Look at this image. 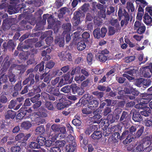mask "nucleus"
Masks as SVG:
<instances>
[{"label":"nucleus","instance_id":"17","mask_svg":"<svg viewBox=\"0 0 152 152\" xmlns=\"http://www.w3.org/2000/svg\"><path fill=\"white\" fill-rule=\"evenodd\" d=\"M47 110L43 106L39 108L38 109L36 113V115L42 117H46L47 116Z\"/></svg>","mask_w":152,"mask_h":152},{"label":"nucleus","instance_id":"27","mask_svg":"<svg viewBox=\"0 0 152 152\" xmlns=\"http://www.w3.org/2000/svg\"><path fill=\"white\" fill-rule=\"evenodd\" d=\"M72 122L75 126H80L81 124V121L80 116L77 114L75 116L74 119L72 121Z\"/></svg>","mask_w":152,"mask_h":152},{"label":"nucleus","instance_id":"49","mask_svg":"<svg viewBox=\"0 0 152 152\" xmlns=\"http://www.w3.org/2000/svg\"><path fill=\"white\" fill-rule=\"evenodd\" d=\"M66 7H62L60 10V12L58 14L59 18H61L63 17L66 12Z\"/></svg>","mask_w":152,"mask_h":152},{"label":"nucleus","instance_id":"52","mask_svg":"<svg viewBox=\"0 0 152 152\" xmlns=\"http://www.w3.org/2000/svg\"><path fill=\"white\" fill-rule=\"evenodd\" d=\"M40 97V94H37L36 95L34 96L31 98L30 100L33 103L37 102L38 101L40 100L39 98Z\"/></svg>","mask_w":152,"mask_h":152},{"label":"nucleus","instance_id":"26","mask_svg":"<svg viewBox=\"0 0 152 152\" xmlns=\"http://www.w3.org/2000/svg\"><path fill=\"white\" fill-rule=\"evenodd\" d=\"M132 119L135 122H139L142 120L141 115L138 112L136 111L133 112L132 116Z\"/></svg>","mask_w":152,"mask_h":152},{"label":"nucleus","instance_id":"14","mask_svg":"<svg viewBox=\"0 0 152 152\" xmlns=\"http://www.w3.org/2000/svg\"><path fill=\"white\" fill-rule=\"evenodd\" d=\"M81 16V13L79 11L75 12L74 14V17L72 20V23L75 26H77L80 23V18Z\"/></svg>","mask_w":152,"mask_h":152},{"label":"nucleus","instance_id":"31","mask_svg":"<svg viewBox=\"0 0 152 152\" xmlns=\"http://www.w3.org/2000/svg\"><path fill=\"white\" fill-rule=\"evenodd\" d=\"M32 124L30 121H25L23 122L20 126L23 129L25 130H28L31 127Z\"/></svg>","mask_w":152,"mask_h":152},{"label":"nucleus","instance_id":"35","mask_svg":"<svg viewBox=\"0 0 152 152\" xmlns=\"http://www.w3.org/2000/svg\"><path fill=\"white\" fill-rule=\"evenodd\" d=\"M86 42L84 41H81L77 43V48L78 50L81 51L84 50L86 47Z\"/></svg>","mask_w":152,"mask_h":152},{"label":"nucleus","instance_id":"13","mask_svg":"<svg viewBox=\"0 0 152 152\" xmlns=\"http://www.w3.org/2000/svg\"><path fill=\"white\" fill-rule=\"evenodd\" d=\"M15 46V44L12 40H10L7 43L4 42L3 44V47L4 50L8 49L9 50L13 51Z\"/></svg>","mask_w":152,"mask_h":152},{"label":"nucleus","instance_id":"19","mask_svg":"<svg viewBox=\"0 0 152 152\" xmlns=\"http://www.w3.org/2000/svg\"><path fill=\"white\" fill-rule=\"evenodd\" d=\"M12 24V20L10 18H7L3 21L2 25V29L5 31L8 27L10 26Z\"/></svg>","mask_w":152,"mask_h":152},{"label":"nucleus","instance_id":"6","mask_svg":"<svg viewBox=\"0 0 152 152\" xmlns=\"http://www.w3.org/2000/svg\"><path fill=\"white\" fill-rule=\"evenodd\" d=\"M140 102L142 104L148 103L152 99V93H142L140 95Z\"/></svg>","mask_w":152,"mask_h":152},{"label":"nucleus","instance_id":"55","mask_svg":"<svg viewBox=\"0 0 152 152\" xmlns=\"http://www.w3.org/2000/svg\"><path fill=\"white\" fill-rule=\"evenodd\" d=\"M80 31H77L73 34V39L74 40L77 41L78 39L80 38V36L81 34V31H82V30L80 29Z\"/></svg>","mask_w":152,"mask_h":152},{"label":"nucleus","instance_id":"21","mask_svg":"<svg viewBox=\"0 0 152 152\" xmlns=\"http://www.w3.org/2000/svg\"><path fill=\"white\" fill-rule=\"evenodd\" d=\"M16 115V112L12 110H9L5 113V117L6 119H13L14 118Z\"/></svg>","mask_w":152,"mask_h":152},{"label":"nucleus","instance_id":"9","mask_svg":"<svg viewBox=\"0 0 152 152\" xmlns=\"http://www.w3.org/2000/svg\"><path fill=\"white\" fill-rule=\"evenodd\" d=\"M142 74L144 77L150 78L152 75V63L143 68Z\"/></svg>","mask_w":152,"mask_h":152},{"label":"nucleus","instance_id":"5","mask_svg":"<svg viewBox=\"0 0 152 152\" xmlns=\"http://www.w3.org/2000/svg\"><path fill=\"white\" fill-rule=\"evenodd\" d=\"M20 10L23 11V12L25 14L27 15L31 13L34 11V9L31 5L29 4L28 3H22L20 5Z\"/></svg>","mask_w":152,"mask_h":152},{"label":"nucleus","instance_id":"22","mask_svg":"<svg viewBox=\"0 0 152 152\" xmlns=\"http://www.w3.org/2000/svg\"><path fill=\"white\" fill-rule=\"evenodd\" d=\"M143 21L147 25H152V18L149 15L148 13H145L143 17Z\"/></svg>","mask_w":152,"mask_h":152},{"label":"nucleus","instance_id":"36","mask_svg":"<svg viewBox=\"0 0 152 152\" xmlns=\"http://www.w3.org/2000/svg\"><path fill=\"white\" fill-rule=\"evenodd\" d=\"M46 138L43 137L41 136H38L37 139V141L39 146H43L45 144Z\"/></svg>","mask_w":152,"mask_h":152},{"label":"nucleus","instance_id":"62","mask_svg":"<svg viewBox=\"0 0 152 152\" xmlns=\"http://www.w3.org/2000/svg\"><path fill=\"white\" fill-rule=\"evenodd\" d=\"M111 24L116 28L119 27L120 25L117 19L111 20L110 21Z\"/></svg>","mask_w":152,"mask_h":152},{"label":"nucleus","instance_id":"41","mask_svg":"<svg viewBox=\"0 0 152 152\" xmlns=\"http://www.w3.org/2000/svg\"><path fill=\"white\" fill-rule=\"evenodd\" d=\"M94 58V55L92 53H89L87 54V63L89 65H91L92 63Z\"/></svg>","mask_w":152,"mask_h":152},{"label":"nucleus","instance_id":"43","mask_svg":"<svg viewBox=\"0 0 152 152\" xmlns=\"http://www.w3.org/2000/svg\"><path fill=\"white\" fill-rule=\"evenodd\" d=\"M146 30L145 26L143 24L140 27L138 28L136 30L137 33L139 34H141L144 33Z\"/></svg>","mask_w":152,"mask_h":152},{"label":"nucleus","instance_id":"60","mask_svg":"<svg viewBox=\"0 0 152 152\" xmlns=\"http://www.w3.org/2000/svg\"><path fill=\"white\" fill-rule=\"evenodd\" d=\"M8 76L5 75L4 74L2 75L0 77V81H2L3 83H6L8 81ZM0 84L1 83V82L0 83Z\"/></svg>","mask_w":152,"mask_h":152},{"label":"nucleus","instance_id":"3","mask_svg":"<svg viewBox=\"0 0 152 152\" xmlns=\"http://www.w3.org/2000/svg\"><path fill=\"white\" fill-rule=\"evenodd\" d=\"M107 32V29L105 27H102L101 29L97 28L94 30L93 34L95 39H99L104 38Z\"/></svg>","mask_w":152,"mask_h":152},{"label":"nucleus","instance_id":"30","mask_svg":"<svg viewBox=\"0 0 152 152\" xmlns=\"http://www.w3.org/2000/svg\"><path fill=\"white\" fill-rule=\"evenodd\" d=\"M64 37H56L54 40V42L56 44H58L60 47H63L64 44Z\"/></svg>","mask_w":152,"mask_h":152},{"label":"nucleus","instance_id":"12","mask_svg":"<svg viewBox=\"0 0 152 152\" xmlns=\"http://www.w3.org/2000/svg\"><path fill=\"white\" fill-rule=\"evenodd\" d=\"M20 112L18 113L16 116V118L17 119L20 120L22 119L26 115L27 112L31 113L32 110L30 108L27 110L26 107H21L19 110Z\"/></svg>","mask_w":152,"mask_h":152},{"label":"nucleus","instance_id":"4","mask_svg":"<svg viewBox=\"0 0 152 152\" xmlns=\"http://www.w3.org/2000/svg\"><path fill=\"white\" fill-rule=\"evenodd\" d=\"M101 110L98 109L94 111L93 112L94 116L90 118L89 120L91 121L93 123L99 124L102 119L101 118L102 117L101 115Z\"/></svg>","mask_w":152,"mask_h":152},{"label":"nucleus","instance_id":"25","mask_svg":"<svg viewBox=\"0 0 152 152\" xmlns=\"http://www.w3.org/2000/svg\"><path fill=\"white\" fill-rule=\"evenodd\" d=\"M9 124L8 123L5 121H0V129L2 130L4 132H7L9 131L8 129Z\"/></svg>","mask_w":152,"mask_h":152},{"label":"nucleus","instance_id":"10","mask_svg":"<svg viewBox=\"0 0 152 152\" xmlns=\"http://www.w3.org/2000/svg\"><path fill=\"white\" fill-rule=\"evenodd\" d=\"M71 89L72 94H77L79 95H82L84 92L83 88L77 86L76 84H72L71 85Z\"/></svg>","mask_w":152,"mask_h":152},{"label":"nucleus","instance_id":"38","mask_svg":"<svg viewBox=\"0 0 152 152\" xmlns=\"http://www.w3.org/2000/svg\"><path fill=\"white\" fill-rule=\"evenodd\" d=\"M63 77H64V81L66 82V83H71L72 82V80L73 79V77H71L70 79V74L69 72L67 73L66 74H64Z\"/></svg>","mask_w":152,"mask_h":152},{"label":"nucleus","instance_id":"53","mask_svg":"<svg viewBox=\"0 0 152 152\" xmlns=\"http://www.w3.org/2000/svg\"><path fill=\"white\" fill-rule=\"evenodd\" d=\"M80 71V66H78L73 68L71 72V75L73 76L75 74H79Z\"/></svg>","mask_w":152,"mask_h":152},{"label":"nucleus","instance_id":"54","mask_svg":"<svg viewBox=\"0 0 152 152\" xmlns=\"http://www.w3.org/2000/svg\"><path fill=\"white\" fill-rule=\"evenodd\" d=\"M144 81V79L142 78H140L136 80L135 82V85L138 87H140L143 84V82Z\"/></svg>","mask_w":152,"mask_h":152},{"label":"nucleus","instance_id":"51","mask_svg":"<svg viewBox=\"0 0 152 152\" xmlns=\"http://www.w3.org/2000/svg\"><path fill=\"white\" fill-rule=\"evenodd\" d=\"M92 94L100 99L103 96L104 93L96 91L93 92Z\"/></svg>","mask_w":152,"mask_h":152},{"label":"nucleus","instance_id":"37","mask_svg":"<svg viewBox=\"0 0 152 152\" xmlns=\"http://www.w3.org/2000/svg\"><path fill=\"white\" fill-rule=\"evenodd\" d=\"M15 68V69L18 70L20 71V73H23L25 71V66L23 65L13 64L11 65V68Z\"/></svg>","mask_w":152,"mask_h":152},{"label":"nucleus","instance_id":"46","mask_svg":"<svg viewBox=\"0 0 152 152\" xmlns=\"http://www.w3.org/2000/svg\"><path fill=\"white\" fill-rule=\"evenodd\" d=\"M52 34L53 31L52 30L46 31L42 34L41 37L42 39H44L48 37H51V36L52 35Z\"/></svg>","mask_w":152,"mask_h":152},{"label":"nucleus","instance_id":"40","mask_svg":"<svg viewBox=\"0 0 152 152\" xmlns=\"http://www.w3.org/2000/svg\"><path fill=\"white\" fill-rule=\"evenodd\" d=\"M111 129L113 133H121V132L122 127L119 125H115L112 127Z\"/></svg>","mask_w":152,"mask_h":152},{"label":"nucleus","instance_id":"59","mask_svg":"<svg viewBox=\"0 0 152 152\" xmlns=\"http://www.w3.org/2000/svg\"><path fill=\"white\" fill-rule=\"evenodd\" d=\"M17 104L16 100L12 99L10 102L8 107L10 109H12L14 108Z\"/></svg>","mask_w":152,"mask_h":152},{"label":"nucleus","instance_id":"56","mask_svg":"<svg viewBox=\"0 0 152 152\" xmlns=\"http://www.w3.org/2000/svg\"><path fill=\"white\" fill-rule=\"evenodd\" d=\"M135 59V57L134 56H131L125 57L124 60L125 62L129 63L134 61Z\"/></svg>","mask_w":152,"mask_h":152},{"label":"nucleus","instance_id":"39","mask_svg":"<svg viewBox=\"0 0 152 152\" xmlns=\"http://www.w3.org/2000/svg\"><path fill=\"white\" fill-rule=\"evenodd\" d=\"M7 134L5 136H4V135H0V139H1L0 141V143L1 144H3L5 143L7 141L9 137V135L10 134V132H7Z\"/></svg>","mask_w":152,"mask_h":152},{"label":"nucleus","instance_id":"57","mask_svg":"<svg viewBox=\"0 0 152 152\" xmlns=\"http://www.w3.org/2000/svg\"><path fill=\"white\" fill-rule=\"evenodd\" d=\"M56 145L59 148L63 147L66 143V142L64 140H58L56 142Z\"/></svg>","mask_w":152,"mask_h":152},{"label":"nucleus","instance_id":"58","mask_svg":"<svg viewBox=\"0 0 152 152\" xmlns=\"http://www.w3.org/2000/svg\"><path fill=\"white\" fill-rule=\"evenodd\" d=\"M144 123L147 127H152V120L151 118H147L145 120Z\"/></svg>","mask_w":152,"mask_h":152},{"label":"nucleus","instance_id":"29","mask_svg":"<svg viewBox=\"0 0 152 152\" xmlns=\"http://www.w3.org/2000/svg\"><path fill=\"white\" fill-rule=\"evenodd\" d=\"M102 132L100 131H95L91 135L92 138L94 140H99L102 137Z\"/></svg>","mask_w":152,"mask_h":152},{"label":"nucleus","instance_id":"2","mask_svg":"<svg viewBox=\"0 0 152 152\" xmlns=\"http://www.w3.org/2000/svg\"><path fill=\"white\" fill-rule=\"evenodd\" d=\"M118 20L120 21L122 18H123L121 22V27L124 26L126 27L130 21H131L132 20V17L130 18V15L126 11V10L123 9L121 7L119 8L118 12Z\"/></svg>","mask_w":152,"mask_h":152},{"label":"nucleus","instance_id":"34","mask_svg":"<svg viewBox=\"0 0 152 152\" xmlns=\"http://www.w3.org/2000/svg\"><path fill=\"white\" fill-rule=\"evenodd\" d=\"M35 131L37 134H43L45 132L44 125H42L37 127L35 129Z\"/></svg>","mask_w":152,"mask_h":152},{"label":"nucleus","instance_id":"20","mask_svg":"<svg viewBox=\"0 0 152 152\" xmlns=\"http://www.w3.org/2000/svg\"><path fill=\"white\" fill-rule=\"evenodd\" d=\"M77 146V144L75 142L67 145L65 148L66 152H74L76 149Z\"/></svg>","mask_w":152,"mask_h":152},{"label":"nucleus","instance_id":"44","mask_svg":"<svg viewBox=\"0 0 152 152\" xmlns=\"http://www.w3.org/2000/svg\"><path fill=\"white\" fill-rule=\"evenodd\" d=\"M29 147L32 149H38L40 148L38 143L34 142H31L29 143Z\"/></svg>","mask_w":152,"mask_h":152},{"label":"nucleus","instance_id":"23","mask_svg":"<svg viewBox=\"0 0 152 152\" xmlns=\"http://www.w3.org/2000/svg\"><path fill=\"white\" fill-rule=\"evenodd\" d=\"M88 103L89 104V108L92 110H95L99 104V102L94 99L89 101Z\"/></svg>","mask_w":152,"mask_h":152},{"label":"nucleus","instance_id":"18","mask_svg":"<svg viewBox=\"0 0 152 152\" xmlns=\"http://www.w3.org/2000/svg\"><path fill=\"white\" fill-rule=\"evenodd\" d=\"M30 24L34 25V24L30 23L26 20H22L20 23V29L21 30H24L31 29L32 27L30 25Z\"/></svg>","mask_w":152,"mask_h":152},{"label":"nucleus","instance_id":"7","mask_svg":"<svg viewBox=\"0 0 152 152\" xmlns=\"http://www.w3.org/2000/svg\"><path fill=\"white\" fill-rule=\"evenodd\" d=\"M109 53V51L107 49H105L99 53L97 55V58L101 62L104 63L107 59V56L106 55Z\"/></svg>","mask_w":152,"mask_h":152},{"label":"nucleus","instance_id":"45","mask_svg":"<svg viewBox=\"0 0 152 152\" xmlns=\"http://www.w3.org/2000/svg\"><path fill=\"white\" fill-rule=\"evenodd\" d=\"M86 78L83 75H79V76H76L75 77L74 79L77 83H79L85 80Z\"/></svg>","mask_w":152,"mask_h":152},{"label":"nucleus","instance_id":"63","mask_svg":"<svg viewBox=\"0 0 152 152\" xmlns=\"http://www.w3.org/2000/svg\"><path fill=\"white\" fill-rule=\"evenodd\" d=\"M45 106L48 110H54L53 105L50 102L47 101L45 103Z\"/></svg>","mask_w":152,"mask_h":152},{"label":"nucleus","instance_id":"16","mask_svg":"<svg viewBox=\"0 0 152 152\" xmlns=\"http://www.w3.org/2000/svg\"><path fill=\"white\" fill-rule=\"evenodd\" d=\"M34 75L33 73L30 74L29 77L24 80L22 83L23 85H28L30 86L33 85L35 82L34 79Z\"/></svg>","mask_w":152,"mask_h":152},{"label":"nucleus","instance_id":"48","mask_svg":"<svg viewBox=\"0 0 152 152\" xmlns=\"http://www.w3.org/2000/svg\"><path fill=\"white\" fill-rule=\"evenodd\" d=\"M22 88L21 81H18L14 86V91H19L21 90Z\"/></svg>","mask_w":152,"mask_h":152},{"label":"nucleus","instance_id":"61","mask_svg":"<svg viewBox=\"0 0 152 152\" xmlns=\"http://www.w3.org/2000/svg\"><path fill=\"white\" fill-rule=\"evenodd\" d=\"M67 53L64 51H62L58 53V56L60 59L63 61H66L65 57Z\"/></svg>","mask_w":152,"mask_h":152},{"label":"nucleus","instance_id":"28","mask_svg":"<svg viewBox=\"0 0 152 152\" xmlns=\"http://www.w3.org/2000/svg\"><path fill=\"white\" fill-rule=\"evenodd\" d=\"M82 37L83 40V41H84L86 44L89 45V40H90V34L87 32H85L82 34Z\"/></svg>","mask_w":152,"mask_h":152},{"label":"nucleus","instance_id":"1","mask_svg":"<svg viewBox=\"0 0 152 152\" xmlns=\"http://www.w3.org/2000/svg\"><path fill=\"white\" fill-rule=\"evenodd\" d=\"M144 129V127L142 126L137 131L135 126H132L129 128V135L123 141L124 144L129 143L132 142L134 139L139 138L142 134Z\"/></svg>","mask_w":152,"mask_h":152},{"label":"nucleus","instance_id":"64","mask_svg":"<svg viewBox=\"0 0 152 152\" xmlns=\"http://www.w3.org/2000/svg\"><path fill=\"white\" fill-rule=\"evenodd\" d=\"M134 151L138 152H142L144 151V148L143 144L141 143L139 144L136 148V149Z\"/></svg>","mask_w":152,"mask_h":152},{"label":"nucleus","instance_id":"24","mask_svg":"<svg viewBox=\"0 0 152 152\" xmlns=\"http://www.w3.org/2000/svg\"><path fill=\"white\" fill-rule=\"evenodd\" d=\"M4 64L1 69L3 71H6L10 65V61L8 60V57L7 56L4 60Z\"/></svg>","mask_w":152,"mask_h":152},{"label":"nucleus","instance_id":"42","mask_svg":"<svg viewBox=\"0 0 152 152\" xmlns=\"http://www.w3.org/2000/svg\"><path fill=\"white\" fill-rule=\"evenodd\" d=\"M88 138L87 137H84L83 139L80 142L81 146L84 148L85 149H87L86 145L88 144Z\"/></svg>","mask_w":152,"mask_h":152},{"label":"nucleus","instance_id":"33","mask_svg":"<svg viewBox=\"0 0 152 152\" xmlns=\"http://www.w3.org/2000/svg\"><path fill=\"white\" fill-rule=\"evenodd\" d=\"M126 70L125 72L132 76H134V74L135 75L137 71V69H135L133 67H131L128 68H126Z\"/></svg>","mask_w":152,"mask_h":152},{"label":"nucleus","instance_id":"8","mask_svg":"<svg viewBox=\"0 0 152 152\" xmlns=\"http://www.w3.org/2000/svg\"><path fill=\"white\" fill-rule=\"evenodd\" d=\"M31 136L30 133L25 134L23 133H20L15 136V140L16 141H20L23 142L28 140Z\"/></svg>","mask_w":152,"mask_h":152},{"label":"nucleus","instance_id":"11","mask_svg":"<svg viewBox=\"0 0 152 152\" xmlns=\"http://www.w3.org/2000/svg\"><path fill=\"white\" fill-rule=\"evenodd\" d=\"M47 22L48 24V29L52 28H54V29H57V30L58 31V28L56 24V20L53 18V16L50 15L49 17L48 18Z\"/></svg>","mask_w":152,"mask_h":152},{"label":"nucleus","instance_id":"32","mask_svg":"<svg viewBox=\"0 0 152 152\" xmlns=\"http://www.w3.org/2000/svg\"><path fill=\"white\" fill-rule=\"evenodd\" d=\"M62 28L64 30L63 33V34H65L66 33H69L71 28V24L70 23H67L63 25Z\"/></svg>","mask_w":152,"mask_h":152},{"label":"nucleus","instance_id":"47","mask_svg":"<svg viewBox=\"0 0 152 152\" xmlns=\"http://www.w3.org/2000/svg\"><path fill=\"white\" fill-rule=\"evenodd\" d=\"M71 89V85L69 86V85L66 86L61 89V91L65 93H68L70 92Z\"/></svg>","mask_w":152,"mask_h":152},{"label":"nucleus","instance_id":"50","mask_svg":"<svg viewBox=\"0 0 152 152\" xmlns=\"http://www.w3.org/2000/svg\"><path fill=\"white\" fill-rule=\"evenodd\" d=\"M10 81L12 84L14 83L16 81L15 75L13 73H10L9 75L8 76Z\"/></svg>","mask_w":152,"mask_h":152},{"label":"nucleus","instance_id":"15","mask_svg":"<svg viewBox=\"0 0 152 152\" xmlns=\"http://www.w3.org/2000/svg\"><path fill=\"white\" fill-rule=\"evenodd\" d=\"M129 113L127 111H123L119 119L120 122L124 125H126L128 122Z\"/></svg>","mask_w":152,"mask_h":152}]
</instances>
